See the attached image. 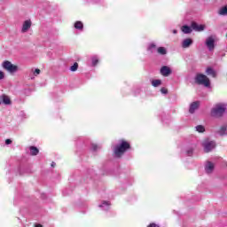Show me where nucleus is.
I'll return each instance as SVG.
<instances>
[{
	"label": "nucleus",
	"mask_w": 227,
	"mask_h": 227,
	"mask_svg": "<svg viewBox=\"0 0 227 227\" xmlns=\"http://www.w3.org/2000/svg\"><path fill=\"white\" fill-rule=\"evenodd\" d=\"M191 27L192 29H193V31H198V32H201L205 30V25H198L195 21L192 22Z\"/></svg>",
	"instance_id": "nucleus-8"
},
{
	"label": "nucleus",
	"mask_w": 227,
	"mask_h": 227,
	"mask_svg": "<svg viewBox=\"0 0 227 227\" xmlns=\"http://www.w3.org/2000/svg\"><path fill=\"white\" fill-rule=\"evenodd\" d=\"M2 96H0V105H1Z\"/></svg>",
	"instance_id": "nucleus-37"
},
{
	"label": "nucleus",
	"mask_w": 227,
	"mask_h": 227,
	"mask_svg": "<svg viewBox=\"0 0 227 227\" xmlns=\"http://www.w3.org/2000/svg\"><path fill=\"white\" fill-rule=\"evenodd\" d=\"M5 145H12V140L11 139H6L5 140Z\"/></svg>",
	"instance_id": "nucleus-33"
},
{
	"label": "nucleus",
	"mask_w": 227,
	"mask_h": 227,
	"mask_svg": "<svg viewBox=\"0 0 227 227\" xmlns=\"http://www.w3.org/2000/svg\"><path fill=\"white\" fill-rule=\"evenodd\" d=\"M31 28V20H26L23 23L21 33H27Z\"/></svg>",
	"instance_id": "nucleus-11"
},
{
	"label": "nucleus",
	"mask_w": 227,
	"mask_h": 227,
	"mask_svg": "<svg viewBox=\"0 0 227 227\" xmlns=\"http://www.w3.org/2000/svg\"><path fill=\"white\" fill-rule=\"evenodd\" d=\"M98 148H100V147L98 145H97V144L91 145V150H93V152H97V150H98Z\"/></svg>",
	"instance_id": "nucleus-28"
},
{
	"label": "nucleus",
	"mask_w": 227,
	"mask_h": 227,
	"mask_svg": "<svg viewBox=\"0 0 227 227\" xmlns=\"http://www.w3.org/2000/svg\"><path fill=\"white\" fill-rule=\"evenodd\" d=\"M206 45L208 51H214V49L215 48V40L214 39V37H207L206 40Z\"/></svg>",
	"instance_id": "nucleus-6"
},
{
	"label": "nucleus",
	"mask_w": 227,
	"mask_h": 227,
	"mask_svg": "<svg viewBox=\"0 0 227 227\" xmlns=\"http://www.w3.org/2000/svg\"><path fill=\"white\" fill-rule=\"evenodd\" d=\"M192 153H194V149L192 147H189L187 150H186V155L188 157H192Z\"/></svg>",
	"instance_id": "nucleus-23"
},
{
	"label": "nucleus",
	"mask_w": 227,
	"mask_h": 227,
	"mask_svg": "<svg viewBox=\"0 0 227 227\" xmlns=\"http://www.w3.org/2000/svg\"><path fill=\"white\" fill-rule=\"evenodd\" d=\"M91 61H92V67H97L98 63V57H96V56L92 57Z\"/></svg>",
	"instance_id": "nucleus-24"
},
{
	"label": "nucleus",
	"mask_w": 227,
	"mask_h": 227,
	"mask_svg": "<svg viewBox=\"0 0 227 227\" xmlns=\"http://www.w3.org/2000/svg\"><path fill=\"white\" fill-rule=\"evenodd\" d=\"M157 51H158V53L161 54L162 56H164L168 52V51H166V48L164 47H159Z\"/></svg>",
	"instance_id": "nucleus-22"
},
{
	"label": "nucleus",
	"mask_w": 227,
	"mask_h": 227,
	"mask_svg": "<svg viewBox=\"0 0 227 227\" xmlns=\"http://www.w3.org/2000/svg\"><path fill=\"white\" fill-rule=\"evenodd\" d=\"M215 165L211 161H207L205 166V171L207 175H210L214 171Z\"/></svg>",
	"instance_id": "nucleus-10"
},
{
	"label": "nucleus",
	"mask_w": 227,
	"mask_h": 227,
	"mask_svg": "<svg viewBox=\"0 0 227 227\" xmlns=\"http://www.w3.org/2000/svg\"><path fill=\"white\" fill-rule=\"evenodd\" d=\"M196 130H197V132H204L205 127L203 125H198V126H196Z\"/></svg>",
	"instance_id": "nucleus-26"
},
{
	"label": "nucleus",
	"mask_w": 227,
	"mask_h": 227,
	"mask_svg": "<svg viewBox=\"0 0 227 227\" xmlns=\"http://www.w3.org/2000/svg\"><path fill=\"white\" fill-rule=\"evenodd\" d=\"M202 146L204 147V151L206 153H208V152H212L215 148V142L209 141V142H204L202 144Z\"/></svg>",
	"instance_id": "nucleus-5"
},
{
	"label": "nucleus",
	"mask_w": 227,
	"mask_h": 227,
	"mask_svg": "<svg viewBox=\"0 0 227 227\" xmlns=\"http://www.w3.org/2000/svg\"><path fill=\"white\" fill-rule=\"evenodd\" d=\"M218 133L220 134V136H226L227 135L226 126H222Z\"/></svg>",
	"instance_id": "nucleus-19"
},
{
	"label": "nucleus",
	"mask_w": 227,
	"mask_h": 227,
	"mask_svg": "<svg viewBox=\"0 0 227 227\" xmlns=\"http://www.w3.org/2000/svg\"><path fill=\"white\" fill-rule=\"evenodd\" d=\"M2 100H3V103L5 104V106H10V104H12V100L6 95L2 96Z\"/></svg>",
	"instance_id": "nucleus-14"
},
{
	"label": "nucleus",
	"mask_w": 227,
	"mask_h": 227,
	"mask_svg": "<svg viewBox=\"0 0 227 227\" xmlns=\"http://www.w3.org/2000/svg\"><path fill=\"white\" fill-rule=\"evenodd\" d=\"M75 29H79V31H82L84 29V25L82 24V21H76L74 23Z\"/></svg>",
	"instance_id": "nucleus-16"
},
{
	"label": "nucleus",
	"mask_w": 227,
	"mask_h": 227,
	"mask_svg": "<svg viewBox=\"0 0 227 227\" xmlns=\"http://www.w3.org/2000/svg\"><path fill=\"white\" fill-rule=\"evenodd\" d=\"M79 68V64L75 62L73 66L70 67L71 72H76V70Z\"/></svg>",
	"instance_id": "nucleus-25"
},
{
	"label": "nucleus",
	"mask_w": 227,
	"mask_h": 227,
	"mask_svg": "<svg viewBox=\"0 0 227 227\" xmlns=\"http://www.w3.org/2000/svg\"><path fill=\"white\" fill-rule=\"evenodd\" d=\"M35 227H43V226H42V224H39V223H38V224H35Z\"/></svg>",
	"instance_id": "nucleus-36"
},
{
	"label": "nucleus",
	"mask_w": 227,
	"mask_h": 227,
	"mask_svg": "<svg viewBox=\"0 0 227 227\" xmlns=\"http://www.w3.org/2000/svg\"><path fill=\"white\" fill-rule=\"evenodd\" d=\"M200 107V101H194L190 105L189 113L194 114L195 111Z\"/></svg>",
	"instance_id": "nucleus-9"
},
{
	"label": "nucleus",
	"mask_w": 227,
	"mask_h": 227,
	"mask_svg": "<svg viewBox=\"0 0 227 227\" xmlns=\"http://www.w3.org/2000/svg\"><path fill=\"white\" fill-rule=\"evenodd\" d=\"M195 82L197 84H202L203 86H206V88L210 87V79H208V77L203 74H197Z\"/></svg>",
	"instance_id": "nucleus-4"
},
{
	"label": "nucleus",
	"mask_w": 227,
	"mask_h": 227,
	"mask_svg": "<svg viewBox=\"0 0 227 227\" xmlns=\"http://www.w3.org/2000/svg\"><path fill=\"white\" fill-rule=\"evenodd\" d=\"M161 93H163L164 95H166L168 93V89L166 88H161L160 90Z\"/></svg>",
	"instance_id": "nucleus-31"
},
{
	"label": "nucleus",
	"mask_w": 227,
	"mask_h": 227,
	"mask_svg": "<svg viewBox=\"0 0 227 227\" xmlns=\"http://www.w3.org/2000/svg\"><path fill=\"white\" fill-rule=\"evenodd\" d=\"M171 68H169V67L167 66H163L160 68V74L161 75H163L164 77H169V75H171Z\"/></svg>",
	"instance_id": "nucleus-7"
},
{
	"label": "nucleus",
	"mask_w": 227,
	"mask_h": 227,
	"mask_svg": "<svg viewBox=\"0 0 227 227\" xmlns=\"http://www.w3.org/2000/svg\"><path fill=\"white\" fill-rule=\"evenodd\" d=\"M4 70L9 72V74H17L19 72V67L13 65L10 60H5L2 63Z\"/></svg>",
	"instance_id": "nucleus-2"
},
{
	"label": "nucleus",
	"mask_w": 227,
	"mask_h": 227,
	"mask_svg": "<svg viewBox=\"0 0 227 227\" xmlns=\"http://www.w3.org/2000/svg\"><path fill=\"white\" fill-rule=\"evenodd\" d=\"M4 79V72L0 71V81H3Z\"/></svg>",
	"instance_id": "nucleus-30"
},
{
	"label": "nucleus",
	"mask_w": 227,
	"mask_h": 227,
	"mask_svg": "<svg viewBox=\"0 0 227 227\" xmlns=\"http://www.w3.org/2000/svg\"><path fill=\"white\" fill-rule=\"evenodd\" d=\"M160 84H162V82L160 80H153L152 81V85L154 88H157V87L160 86Z\"/></svg>",
	"instance_id": "nucleus-21"
},
{
	"label": "nucleus",
	"mask_w": 227,
	"mask_h": 227,
	"mask_svg": "<svg viewBox=\"0 0 227 227\" xmlns=\"http://www.w3.org/2000/svg\"><path fill=\"white\" fill-rule=\"evenodd\" d=\"M129 150H130V143L125 139L119 140L118 144L113 146L114 157L117 159L123 157L125 152Z\"/></svg>",
	"instance_id": "nucleus-1"
},
{
	"label": "nucleus",
	"mask_w": 227,
	"mask_h": 227,
	"mask_svg": "<svg viewBox=\"0 0 227 227\" xmlns=\"http://www.w3.org/2000/svg\"><path fill=\"white\" fill-rule=\"evenodd\" d=\"M157 49V45H155V43H150L147 51H149L150 52H155V50Z\"/></svg>",
	"instance_id": "nucleus-20"
},
{
	"label": "nucleus",
	"mask_w": 227,
	"mask_h": 227,
	"mask_svg": "<svg viewBox=\"0 0 227 227\" xmlns=\"http://www.w3.org/2000/svg\"><path fill=\"white\" fill-rule=\"evenodd\" d=\"M218 13H219V15L226 16L227 15V5L220 8Z\"/></svg>",
	"instance_id": "nucleus-18"
},
{
	"label": "nucleus",
	"mask_w": 227,
	"mask_h": 227,
	"mask_svg": "<svg viewBox=\"0 0 227 227\" xmlns=\"http://www.w3.org/2000/svg\"><path fill=\"white\" fill-rule=\"evenodd\" d=\"M206 74L207 75H212V77L216 76L215 71L212 67H207V70H206Z\"/></svg>",
	"instance_id": "nucleus-17"
},
{
	"label": "nucleus",
	"mask_w": 227,
	"mask_h": 227,
	"mask_svg": "<svg viewBox=\"0 0 227 227\" xmlns=\"http://www.w3.org/2000/svg\"><path fill=\"white\" fill-rule=\"evenodd\" d=\"M226 112V105L217 104L211 111L212 116L220 117Z\"/></svg>",
	"instance_id": "nucleus-3"
},
{
	"label": "nucleus",
	"mask_w": 227,
	"mask_h": 227,
	"mask_svg": "<svg viewBox=\"0 0 227 227\" xmlns=\"http://www.w3.org/2000/svg\"><path fill=\"white\" fill-rule=\"evenodd\" d=\"M33 74L36 77V75H40V69L36 68V69H32Z\"/></svg>",
	"instance_id": "nucleus-27"
},
{
	"label": "nucleus",
	"mask_w": 227,
	"mask_h": 227,
	"mask_svg": "<svg viewBox=\"0 0 227 227\" xmlns=\"http://www.w3.org/2000/svg\"><path fill=\"white\" fill-rule=\"evenodd\" d=\"M148 227H160L157 223H150Z\"/></svg>",
	"instance_id": "nucleus-32"
},
{
	"label": "nucleus",
	"mask_w": 227,
	"mask_h": 227,
	"mask_svg": "<svg viewBox=\"0 0 227 227\" xmlns=\"http://www.w3.org/2000/svg\"><path fill=\"white\" fill-rule=\"evenodd\" d=\"M109 205H111V202H109V201H103V203L101 205H99V207H104V206L109 207Z\"/></svg>",
	"instance_id": "nucleus-29"
},
{
	"label": "nucleus",
	"mask_w": 227,
	"mask_h": 227,
	"mask_svg": "<svg viewBox=\"0 0 227 227\" xmlns=\"http://www.w3.org/2000/svg\"><path fill=\"white\" fill-rule=\"evenodd\" d=\"M182 31L184 33V35H189L192 33V28L187 25H184L182 27Z\"/></svg>",
	"instance_id": "nucleus-13"
},
{
	"label": "nucleus",
	"mask_w": 227,
	"mask_h": 227,
	"mask_svg": "<svg viewBox=\"0 0 227 227\" xmlns=\"http://www.w3.org/2000/svg\"><path fill=\"white\" fill-rule=\"evenodd\" d=\"M29 150H30V155H32V156H35V155H36L37 153H40V150H38V149L36 148V146H30V147H29Z\"/></svg>",
	"instance_id": "nucleus-15"
},
{
	"label": "nucleus",
	"mask_w": 227,
	"mask_h": 227,
	"mask_svg": "<svg viewBox=\"0 0 227 227\" xmlns=\"http://www.w3.org/2000/svg\"><path fill=\"white\" fill-rule=\"evenodd\" d=\"M191 45H192V39L191 38H186L183 41V43H182V47L184 49H187L189 47H191Z\"/></svg>",
	"instance_id": "nucleus-12"
},
{
	"label": "nucleus",
	"mask_w": 227,
	"mask_h": 227,
	"mask_svg": "<svg viewBox=\"0 0 227 227\" xmlns=\"http://www.w3.org/2000/svg\"><path fill=\"white\" fill-rule=\"evenodd\" d=\"M56 167V162L52 161L51 162V168H55Z\"/></svg>",
	"instance_id": "nucleus-34"
},
{
	"label": "nucleus",
	"mask_w": 227,
	"mask_h": 227,
	"mask_svg": "<svg viewBox=\"0 0 227 227\" xmlns=\"http://www.w3.org/2000/svg\"><path fill=\"white\" fill-rule=\"evenodd\" d=\"M174 35H176V33H178V31H176V29L173 30Z\"/></svg>",
	"instance_id": "nucleus-35"
}]
</instances>
